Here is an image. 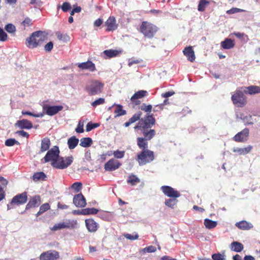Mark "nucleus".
<instances>
[{"label":"nucleus","mask_w":260,"mask_h":260,"mask_svg":"<svg viewBox=\"0 0 260 260\" xmlns=\"http://www.w3.org/2000/svg\"><path fill=\"white\" fill-rule=\"evenodd\" d=\"M217 224L216 221H213L211 219L206 218L204 220V225L207 229H213L217 226Z\"/></svg>","instance_id":"nucleus-36"},{"label":"nucleus","mask_w":260,"mask_h":260,"mask_svg":"<svg viewBox=\"0 0 260 260\" xmlns=\"http://www.w3.org/2000/svg\"><path fill=\"white\" fill-rule=\"evenodd\" d=\"M121 166V164L119 161L111 158L108 160L104 165V169L107 171H113L118 169Z\"/></svg>","instance_id":"nucleus-14"},{"label":"nucleus","mask_w":260,"mask_h":260,"mask_svg":"<svg viewBox=\"0 0 260 260\" xmlns=\"http://www.w3.org/2000/svg\"><path fill=\"white\" fill-rule=\"evenodd\" d=\"M252 116L249 115V116H246L243 118V120L245 122H246V124H252L253 122L251 121Z\"/></svg>","instance_id":"nucleus-64"},{"label":"nucleus","mask_w":260,"mask_h":260,"mask_svg":"<svg viewBox=\"0 0 260 260\" xmlns=\"http://www.w3.org/2000/svg\"><path fill=\"white\" fill-rule=\"evenodd\" d=\"M71 187L77 192H78L82 189V184L81 182H76L74 183L72 185Z\"/></svg>","instance_id":"nucleus-49"},{"label":"nucleus","mask_w":260,"mask_h":260,"mask_svg":"<svg viewBox=\"0 0 260 260\" xmlns=\"http://www.w3.org/2000/svg\"><path fill=\"white\" fill-rule=\"evenodd\" d=\"M158 27L154 24L147 21H143L139 31L149 39L152 38L158 30Z\"/></svg>","instance_id":"nucleus-4"},{"label":"nucleus","mask_w":260,"mask_h":260,"mask_svg":"<svg viewBox=\"0 0 260 260\" xmlns=\"http://www.w3.org/2000/svg\"><path fill=\"white\" fill-rule=\"evenodd\" d=\"M53 47V43L52 42H49L44 46V49L46 51L50 52L52 49Z\"/></svg>","instance_id":"nucleus-61"},{"label":"nucleus","mask_w":260,"mask_h":260,"mask_svg":"<svg viewBox=\"0 0 260 260\" xmlns=\"http://www.w3.org/2000/svg\"><path fill=\"white\" fill-rule=\"evenodd\" d=\"M92 144V140L89 137L83 138L80 140V145L83 147H88Z\"/></svg>","instance_id":"nucleus-31"},{"label":"nucleus","mask_w":260,"mask_h":260,"mask_svg":"<svg viewBox=\"0 0 260 260\" xmlns=\"http://www.w3.org/2000/svg\"><path fill=\"white\" fill-rule=\"evenodd\" d=\"M73 156L72 155L66 157L59 156L57 161L52 162L51 165L53 167L55 168L64 169L71 165L73 161Z\"/></svg>","instance_id":"nucleus-6"},{"label":"nucleus","mask_w":260,"mask_h":260,"mask_svg":"<svg viewBox=\"0 0 260 260\" xmlns=\"http://www.w3.org/2000/svg\"><path fill=\"white\" fill-rule=\"evenodd\" d=\"M22 114L24 115H29V116H31L35 117H42L43 116V114H34L29 111H22Z\"/></svg>","instance_id":"nucleus-53"},{"label":"nucleus","mask_w":260,"mask_h":260,"mask_svg":"<svg viewBox=\"0 0 260 260\" xmlns=\"http://www.w3.org/2000/svg\"><path fill=\"white\" fill-rule=\"evenodd\" d=\"M100 126L98 123H93L91 122H88L86 126V130L87 132H90L93 128H96Z\"/></svg>","instance_id":"nucleus-47"},{"label":"nucleus","mask_w":260,"mask_h":260,"mask_svg":"<svg viewBox=\"0 0 260 260\" xmlns=\"http://www.w3.org/2000/svg\"><path fill=\"white\" fill-rule=\"evenodd\" d=\"M230 248L233 251L237 252H240L243 250L244 246L242 243L239 242L234 241L231 243Z\"/></svg>","instance_id":"nucleus-30"},{"label":"nucleus","mask_w":260,"mask_h":260,"mask_svg":"<svg viewBox=\"0 0 260 260\" xmlns=\"http://www.w3.org/2000/svg\"><path fill=\"white\" fill-rule=\"evenodd\" d=\"M46 175L43 172L35 173L32 176V179L34 181L37 182L40 180H45Z\"/></svg>","instance_id":"nucleus-33"},{"label":"nucleus","mask_w":260,"mask_h":260,"mask_svg":"<svg viewBox=\"0 0 260 260\" xmlns=\"http://www.w3.org/2000/svg\"><path fill=\"white\" fill-rule=\"evenodd\" d=\"M113 154L116 158H121L124 156V151H121L117 150L114 152Z\"/></svg>","instance_id":"nucleus-60"},{"label":"nucleus","mask_w":260,"mask_h":260,"mask_svg":"<svg viewBox=\"0 0 260 260\" xmlns=\"http://www.w3.org/2000/svg\"><path fill=\"white\" fill-rule=\"evenodd\" d=\"M98 210L94 208H87L82 210L81 214L82 215H94L98 212Z\"/></svg>","instance_id":"nucleus-34"},{"label":"nucleus","mask_w":260,"mask_h":260,"mask_svg":"<svg viewBox=\"0 0 260 260\" xmlns=\"http://www.w3.org/2000/svg\"><path fill=\"white\" fill-rule=\"evenodd\" d=\"M7 146H12L15 144H19V143L16 141L15 139L11 138L6 140L5 143Z\"/></svg>","instance_id":"nucleus-48"},{"label":"nucleus","mask_w":260,"mask_h":260,"mask_svg":"<svg viewBox=\"0 0 260 260\" xmlns=\"http://www.w3.org/2000/svg\"><path fill=\"white\" fill-rule=\"evenodd\" d=\"M55 35L59 40H66L67 39H69L68 35H63L60 31L56 32Z\"/></svg>","instance_id":"nucleus-58"},{"label":"nucleus","mask_w":260,"mask_h":260,"mask_svg":"<svg viewBox=\"0 0 260 260\" xmlns=\"http://www.w3.org/2000/svg\"><path fill=\"white\" fill-rule=\"evenodd\" d=\"M147 91L146 90H139L136 92L131 98V102L134 105H139L141 104L140 101L138 99L146 96Z\"/></svg>","instance_id":"nucleus-16"},{"label":"nucleus","mask_w":260,"mask_h":260,"mask_svg":"<svg viewBox=\"0 0 260 260\" xmlns=\"http://www.w3.org/2000/svg\"><path fill=\"white\" fill-rule=\"evenodd\" d=\"M47 38V35L45 32L41 30L35 31L26 39L25 44L29 48L34 49L42 46Z\"/></svg>","instance_id":"nucleus-2"},{"label":"nucleus","mask_w":260,"mask_h":260,"mask_svg":"<svg viewBox=\"0 0 260 260\" xmlns=\"http://www.w3.org/2000/svg\"><path fill=\"white\" fill-rule=\"evenodd\" d=\"M83 126H84L83 122H81V121H79L78 123V124L77 125V127H76V128L75 129V131L77 133H83V132H84Z\"/></svg>","instance_id":"nucleus-56"},{"label":"nucleus","mask_w":260,"mask_h":260,"mask_svg":"<svg viewBox=\"0 0 260 260\" xmlns=\"http://www.w3.org/2000/svg\"><path fill=\"white\" fill-rule=\"evenodd\" d=\"M155 122V119L153 115L147 114L134 127L135 130L140 131L144 136L143 138L138 137L137 139V145L142 150L148 149L147 141L151 140L155 135V131L151 128Z\"/></svg>","instance_id":"nucleus-1"},{"label":"nucleus","mask_w":260,"mask_h":260,"mask_svg":"<svg viewBox=\"0 0 260 260\" xmlns=\"http://www.w3.org/2000/svg\"><path fill=\"white\" fill-rule=\"evenodd\" d=\"M15 125L18 126L20 128L23 129H30L32 127V123L25 119L18 120L15 123Z\"/></svg>","instance_id":"nucleus-25"},{"label":"nucleus","mask_w":260,"mask_h":260,"mask_svg":"<svg viewBox=\"0 0 260 260\" xmlns=\"http://www.w3.org/2000/svg\"><path fill=\"white\" fill-rule=\"evenodd\" d=\"M212 258L213 260H224V255L220 253H215L212 254Z\"/></svg>","instance_id":"nucleus-59"},{"label":"nucleus","mask_w":260,"mask_h":260,"mask_svg":"<svg viewBox=\"0 0 260 260\" xmlns=\"http://www.w3.org/2000/svg\"><path fill=\"white\" fill-rule=\"evenodd\" d=\"M85 223L87 230L90 233L95 232L99 228V224L92 218L86 219Z\"/></svg>","instance_id":"nucleus-18"},{"label":"nucleus","mask_w":260,"mask_h":260,"mask_svg":"<svg viewBox=\"0 0 260 260\" xmlns=\"http://www.w3.org/2000/svg\"><path fill=\"white\" fill-rule=\"evenodd\" d=\"M154 159L153 151L149 149L142 150L137 154L136 160L140 166L145 165L153 161Z\"/></svg>","instance_id":"nucleus-5"},{"label":"nucleus","mask_w":260,"mask_h":260,"mask_svg":"<svg viewBox=\"0 0 260 260\" xmlns=\"http://www.w3.org/2000/svg\"><path fill=\"white\" fill-rule=\"evenodd\" d=\"M99 215L100 218L106 221H110L112 219V214L110 212L102 211Z\"/></svg>","instance_id":"nucleus-38"},{"label":"nucleus","mask_w":260,"mask_h":260,"mask_svg":"<svg viewBox=\"0 0 260 260\" xmlns=\"http://www.w3.org/2000/svg\"><path fill=\"white\" fill-rule=\"evenodd\" d=\"M63 109V106H50L45 104L43 106V110L45 113L49 116H53Z\"/></svg>","instance_id":"nucleus-13"},{"label":"nucleus","mask_w":260,"mask_h":260,"mask_svg":"<svg viewBox=\"0 0 260 260\" xmlns=\"http://www.w3.org/2000/svg\"><path fill=\"white\" fill-rule=\"evenodd\" d=\"M27 200V195L26 192L24 191L21 193L18 194L12 198L10 205H8V210L12 208L10 206L24 204L26 202Z\"/></svg>","instance_id":"nucleus-9"},{"label":"nucleus","mask_w":260,"mask_h":260,"mask_svg":"<svg viewBox=\"0 0 260 260\" xmlns=\"http://www.w3.org/2000/svg\"><path fill=\"white\" fill-rule=\"evenodd\" d=\"M142 115V112H139L137 113H135L129 119V121L131 123H134L138 120H140L142 118H140Z\"/></svg>","instance_id":"nucleus-43"},{"label":"nucleus","mask_w":260,"mask_h":260,"mask_svg":"<svg viewBox=\"0 0 260 260\" xmlns=\"http://www.w3.org/2000/svg\"><path fill=\"white\" fill-rule=\"evenodd\" d=\"M175 94V92L173 91H169L161 94V96L165 98H168Z\"/></svg>","instance_id":"nucleus-63"},{"label":"nucleus","mask_w":260,"mask_h":260,"mask_svg":"<svg viewBox=\"0 0 260 260\" xmlns=\"http://www.w3.org/2000/svg\"><path fill=\"white\" fill-rule=\"evenodd\" d=\"M21 25L24 27V29L26 27H29L32 25V21L29 17H26L24 20L21 22Z\"/></svg>","instance_id":"nucleus-44"},{"label":"nucleus","mask_w":260,"mask_h":260,"mask_svg":"<svg viewBox=\"0 0 260 260\" xmlns=\"http://www.w3.org/2000/svg\"><path fill=\"white\" fill-rule=\"evenodd\" d=\"M124 237L127 239L134 240L138 239L139 238V235L137 233H136L134 235H132L129 234H124Z\"/></svg>","instance_id":"nucleus-55"},{"label":"nucleus","mask_w":260,"mask_h":260,"mask_svg":"<svg viewBox=\"0 0 260 260\" xmlns=\"http://www.w3.org/2000/svg\"><path fill=\"white\" fill-rule=\"evenodd\" d=\"M210 4L208 0H200L198 6V10L200 12H204L206 7Z\"/></svg>","instance_id":"nucleus-37"},{"label":"nucleus","mask_w":260,"mask_h":260,"mask_svg":"<svg viewBox=\"0 0 260 260\" xmlns=\"http://www.w3.org/2000/svg\"><path fill=\"white\" fill-rule=\"evenodd\" d=\"M152 106L151 105H146L145 104H143L141 106V109L147 113L151 112Z\"/></svg>","instance_id":"nucleus-51"},{"label":"nucleus","mask_w":260,"mask_h":260,"mask_svg":"<svg viewBox=\"0 0 260 260\" xmlns=\"http://www.w3.org/2000/svg\"><path fill=\"white\" fill-rule=\"evenodd\" d=\"M156 251V248L154 246H149L148 247H146L143 249H142L140 250V252H143V253H151V252H154Z\"/></svg>","instance_id":"nucleus-42"},{"label":"nucleus","mask_w":260,"mask_h":260,"mask_svg":"<svg viewBox=\"0 0 260 260\" xmlns=\"http://www.w3.org/2000/svg\"><path fill=\"white\" fill-rule=\"evenodd\" d=\"M140 181V179L136 175L133 174L129 175L127 180V182L131 184L132 185H134L139 183Z\"/></svg>","instance_id":"nucleus-39"},{"label":"nucleus","mask_w":260,"mask_h":260,"mask_svg":"<svg viewBox=\"0 0 260 260\" xmlns=\"http://www.w3.org/2000/svg\"><path fill=\"white\" fill-rule=\"evenodd\" d=\"M41 204V198L39 195H36L30 198L26 206V209L39 207Z\"/></svg>","instance_id":"nucleus-17"},{"label":"nucleus","mask_w":260,"mask_h":260,"mask_svg":"<svg viewBox=\"0 0 260 260\" xmlns=\"http://www.w3.org/2000/svg\"><path fill=\"white\" fill-rule=\"evenodd\" d=\"M8 181L4 177L0 176V188H3L6 187L8 184Z\"/></svg>","instance_id":"nucleus-57"},{"label":"nucleus","mask_w":260,"mask_h":260,"mask_svg":"<svg viewBox=\"0 0 260 260\" xmlns=\"http://www.w3.org/2000/svg\"><path fill=\"white\" fill-rule=\"evenodd\" d=\"M234 40L226 38L221 42V46L224 49H230L235 46Z\"/></svg>","instance_id":"nucleus-27"},{"label":"nucleus","mask_w":260,"mask_h":260,"mask_svg":"<svg viewBox=\"0 0 260 260\" xmlns=\"http://www.w3.org/2000/svg\"><path fill=\"white\" fill-rule=\"evenodd\" d=\"M252 146L251 145H249L244 148L234 147L233 149V152L240 155H245L249 153L252 150Z\"/></svg>","instance_id":"nucleus-26"},{"label":"nucleus","mask_w":260,"mask_h":260,"mask_svg":"<svg viewBox=\"0 0 260 260\" xmlns=\"http://www.w3.org/2000/svg\"><path fill=\"white\" fill-rule=\"evenodd\" d=\"M51 145V142L49 138L46 137L42 139L41 148L38 152L39 154L43 153L49 149Z\"/></svg>","instance_id":"nucleus-23"},{"label":"nucleus","mask_w":260,"mask_h":260,"mask_svg":"<svg viewBox=\"0 0 260 260\" xmlns=\"http://www.w3.org/2000/svg\"><path fill=\"white\" fill-rule=\"evenodd\" d=\"M5 30L9 33H15L16 31V27L14 25L9 23L7 24L5 27Z\"/></svg>","instance_id":"nucleus-46"},{"label":"nucleus","mask_w":260,"mask_h":260,"mask_svg":"<svg viewBox=\"0 0 260 260\" xmlns=\"http://www.w3.org/2000/svg\"><path fill=\"white\" fill-rule=\"evenodd\" d=\"M59 258V252L53 250L43 252L40 255V260H56Z\"/></svg>","instance_id":"nucleus-12"},{"label":"nucleus","mask_w":260,"mask_h":260,"mask_svg":"<svg viewBox=\"0 0 260 260\" xmlns=\"http://www.w3.org/2000/svg\"><path fill=\"white\" fill-rule=\"evenodd\" d=\"M60 7L59 5L57 6V9H59ZM61 8L63 12H67L69 10H70L72 8L70 4L68 2H64L63 3L62 5L61 6Z\"/></svg>","instance_id":"nucleus-45"},{"label":"nucleus","mask_w":260,"mask_h":260,"mask_svg":"<svg viewBox=\"0 0 260 260\" xmlns=\"http://www.w3.org/2000/svg\"><path fill=\"white\" fill-rule=\"evenodd\" d=\"M50 208V205L48 203H45L42 205L40 207L39 211L36 214V216H38L41 215L44 212L48 210Z\"/></svg>","instance_id":"nucleus-40"},{"label":"nucleus","mask_w":260,"mask_h":260,"mask_svg":"<svg viewBox=\"0 0 260 260\" xmlns=\"http://www.w3.org/2000/svg\"><path fill=\"white\" fill-rule=\"evenodd\" d=\"M160 190L166 196L170 198H179L181 196L179 191L175 189L174 188L170 186H162L160 187Z\"/></svg>","instance_id":"nucleus-11"},{"label":"nucleus","mask_w":260,"mask_h":260,"mask_svg":"<svg viewBox=\"0 0 260 260\" xmlns=\"http://www.w3.org/2000/svg\"><path fill=\"white\" fill-rule=\"evenodd\" d=\"M164 106H163V105H162L161 104H158V105H155L154 106V109H153V112H159V111H160L164 110Z\"/></svg>","instance_id":"nucleus-62"},{"label":"nucleus","mask_w":260,"mask_h":260,"mask_svg":"<svg viewBox=\"0 0 260 260\" xmlns=\"http://www.w3.org/2000/svg\"><path fill=\"white\" fill-rule=\"evenodd\" d=\"M236 226L239 229L243 230H248L252 228L251 224L245 220H242L237 222Z\"/></svg>","instance_id":"nucleus-28"},{"label":"nucleus","mask_w":260,"mask_h":260,"mask_svg":"<svg viewBox=\"0 0 260 260\" xmlns=\"http://www.w3.org/2000/svg\"><path fill=\"white\" fill-rule=\"evenodd\" d=\"M77 66L80 69L88 70L91 72H94L96 70L95 64L90 60L80 63Z\"/></svg>","instance_id":"nucleus-21"},{"label":"nucleus","mask_w":260,"mask_h":260,"mask_svg":"<svg viewBox=\"0 0 260 260\" xmlns=\"http://www.w3.org/2000/svg\"><path fill=\"white\" fill-rule=\"evenodd\" d=\"M59 150L57 146H54L49 150L44 157L45 162L51 161L52 162L56 161L59 157Z\"/></svg>","instance_id":"nucleus-10"},{"label":"nucleus","mask_w":260,"mask_h":260,"mask_svg":"<svg viewBox=\"0 0 260 260\" xmlns=\"http://www.w3.org/2000/svg\"><path fill=\"white\" fill-rule=\"evenodd\" d=\"M79 143V139L75 136H72L68 140V145L70 149H74Z\"/></svg>","instance_id":"nucleus-29"},{"label":"nucleus","mask_w":260,"mask_h":260,"mask_svg":"<svg viewBox=\"0 0 260 260\" xmlns=\"http://www.w3.org/2000/svg\"><path fill=\"white\" fill-rule=\"evenodd\" d=\"M107 26L106 31H114L117 28V24L116 23V20L114 17L111 16L105 22Z\"/></svg>","instance_id":"nucleus-20"},{"label":"nucleus","mask_w":260,"mask_h":260,"mask_svg":"<svg viewBox=\"0 0 260 260\" xmlns=\"http://www.w3.org/2000/svg\"><path fill=\"white\" fill-rule=\"evenodd\" d=\"M244 91L237 90L232 96V100L234 105L238 107H243L246 104V98L244 95Z\"/></svg>","instance_id":"nucleus-7"},{"label":"nucleus","mask_w":260,"mask_h":260,"mask_svg":"<svg viewBox=\"0 0 260 260\" xmlns=\"http://www.w3.org/2000/svg\"><path fill=\"white\" fill-rule=\"evenodd\" d=\"M122 108V105H118L117 106L114 111V113L116 114V116H120L126 114V111L123 110Z\"/></svg>","instance_id":"nucleus-41"},{"label":"nucleus","mask_w":260,"mask_h":260,"mask_svg":"<svg viewBox=\"0 0 260 260\" xmlns=\"http://www.w3.org/2000/svg\"><path fill=\"white\" fill-rule=\"evenodd\" d=\"M249 134V130L245 128L240 132L237 133L233 138V140L237 142H243L246 141Z\"/></svg>","instance_id":"nucleus-15"},{"label":"nucleus","mask_w":260,"mask_h":260,"mask_svg":"<svg viewBox=\"0 0 260 260\" xmlns=\"http://www.w3.org/2000/svg\"><path fill=\"white\" fill-rule=\"evenodd\" d=\"M244 89L245 94H254L260 93V87L256 85H251L248 87H241Z\"/></svg>","instance_id":"nucleus-24"},{"label":"nucleus","mask_w":260,"mask_h":260,"mask_svg":"<svg viewBox=\"0 0 260 260\" xmlns=\"http://www.w3.org/2000/svg\"><path fill=\"white\" fill-rule=\"evenodd\" d=\"M8 39L7 34L4 31V30L0 27V41H6Z\"/></svg>","instance_id":"nucleus-54"},{"label":"nucleus","mask_w":260,"mask_h":260,"mask_svg":"<svg viewBox=\"0 0 260 260\" xmlns=\"http://www.w3.org/2000/svg\"><path fill=\"white\" fill-rule=\"evenodd\" d=\"M177 198H172L166 199L165 202V204L169 207L173 208L178 202Z\"/></svg>","instance_id":"nucleus-35"},{"label":"nucleus","mask_w":260,"mask_h":260,"mask_svg":"<svg viewBox=\"0 0 260 260\" xmlns=\"http://www.w3.org/2000/svg\"><path fill=\"white\" fill-rule=\"evenodd\" d=\"M183 52L184 55L186 56L188 60L191 62L194 61L196 56L193 50L192 47L191 46L185 47Z\"/></svg>","instance_id":"nucleus-22"},{"label":"nucleus","mask_w":260,"mask_h":260,"mask_svg":"<svg viewBox=\"0 0 260 260\" xmlns=\"http://www.w3.org/2000/svg\"><path fill=\"white\" fill-rule=\"evenodd\" d=\"M104 86V83L101 81L96 80H91L86 84L85 90L89 95H95L102 92Z\"/></svg>","instance_id":"nucleus-3"},{"label":"nucleus","mask_w":260,"mask_h":260,"mask_svg":"<svg viewBox=\"0 0 260 260\" xmlns=\"http://www.w3.org/2000/svg\"><path fill=\"white\" fill-rule=\"evenodd\" d=\"M73 203L77 207H84L86 206V200L82 193L75 195L73 198Z\"/></svg>","instance_id":"nucleus-19"},{"label":"nucleus","mask_w":260,"mask_h":260,"mask_svg":"<svg viewBox=\"0 0 260 260\" xmlns=\"http://www.w3.org/2000/svg\"><path fill=\"white\" fill-rule=\"evenodd\" d=\"M77 224V222L76 220H66L64 222L55 224L51 228V230L56 231L63 229H73L76 226Z\"/></svg>","instance_id":"nucleus-8"},{"label":"nucleus","mask_w":260,"mask_h":260,"mask_svg":"<svg viewBox=\"0 0 260 260\" xmlns=\"http://www.w3.org/2000/svg\"><path fill=\"white\" fill-rule=\"evenodd\" d=\"M120 52L117 50L109 49L105 50L103 53L109 58H112L117 56Z\"/></svg>","instance_id":"nucleus-32"},{"label":"nucleus","mask_w":260,"mask_h":260,"mask_svg":"<svg viewBox=\"0 0 260 260\" xmlns=\"http://www.w3.org/2000/svg\"><path fill=\"white\" fill-rule=\"evenodd\" d=\"M243 11H244V10L243 9H241L237 8H232V9L226 11V13L228 14H232Z\"/></svg>","instance_id":"nucleus-52"},{"label":"nucleus","mask_w":260,"mask_h":260,"mask_svg":"<svg viewBox=\"0 0 260 260\" xmlns=\"http://www.w3.org/2000/svg\"><path fill=\"white\" fill-rule=\"evenodd\" d=\"M105 102V99L104 98H99L98 99L95 100L94 101H93L91 103V105L93 107H95L99 105H102V104H104Z\"/></svg>","instance_id":"nucleus-50"}]
</instances>
